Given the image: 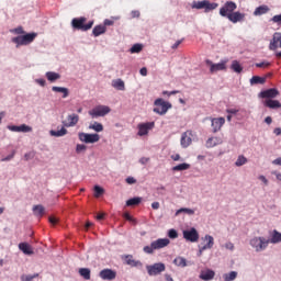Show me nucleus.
<instances>
[{"label":"nucleus","instance_id":"18","mask_svg":"<svg viewBox=\"0 0 281 281\" xmlns=\"http://www.w3.org/2000/svg\"><path fill=\"white\" fill-rule=\"evenodd\" d=\"M180 144H181L182 148H188V146H190V144H192V133H190V132L182 133Z\"/></svg>","mask_w":281,"mask_h":281},{"label":"nucleus","instance_id":"28","mask_svg":"<svg viewBox=\"0 0 281 281\" xmlns=\"http://www.w3.org/2000/svg\"><path fill=\"white\" fill-rule=\"evenodd\" d=\"M106 33V26L99 24L97 26L93 27L92 30V34L93 36L98 37V36H102V34Z\"/></svg>","mask_w":281,"mask_h":281},{"label":"nucleus","instance_id":"9","mask_svg":"<svg viewBox=\"0 0 281 281\" xmlns=\"http://www.w3.org/2000/svg\"><path fill=\"white\" fill-rule=\"evenodd\" d=\"M238 8V4L234 1H226L224 5L220 9L221 16L228 18L229 14H234L235 10Z\"/></svg>","mask_w":281,"mask_h":281},{"label":"nucleus","instance_id":"11","mask_svg":"<svg viewBox=\"0 0 281 281\" xmlns=\"http://www.w3.org/2000/svg\"><path fill=\"white\" fill-rule=\"evenodd\" d=\"M182 236L187 243H199V231H196L194 227L184 229L182 232Z\"/></svg>","mask_w":281,"mask_h":281},{"label":"nucleus","instance_id":"30","mask_svg":"<svg viewBox=\"0 0 281 281\" xmlns=\"http://www.w3.org/2000/svg\"><path fill=\"white\" fill-rule=\"evenodd\" d=\"M269 243H271L272 245H278V243H281V233L274 229L271 234Z\"/></svg>","mask_w":281,"mask_h":281},{"label":"nucleus","instance_id":"25","mask_svg":"<svg viewBox=\"0 0 281 281\" xmlns=\"http://www.w3.org/2000/svg\"><path fill=\"white\" fill-rule=\"evenodd\" d=\"M19 249L20 251L25 254V256H32L34 254V250H32V246H30V244L27 243H20Z\"/></svg>","mask_w":281,"mask_h":281},{"label":"nucleus","instance_id":"44","mask_svg":"<svg viewBox=\"0 0 281 281\" xmlns=\"http://www.w3.org/2000/svg\"><path fill=\"white\" fill-rule=\"evenodd\" d=\"M139 203H142V198H139V196L132 198L126 201V205L128 207H133L134 205H139Z\"/></svg>","mask_w":281,"mask_h":281},{"label":"nucleus","instance_id":"13","mask_svg":"<svg viewBox=\"0 0 281 281\" xmlns=\"http://www.w3.org/2000/svg\"><path fill=\"white\" fill-rule=\"evenodd\" d=\"M101 280L113 281L117 278V272L113 269L105 268L99 272Z\"/></svg>","mask_w":281,"mask_h":281},{"label":"nucleus","instance_id":"14","mask_svg":"<svg viewBox=\"0 0 281 281\" xmlns=\"http://www.w3.org/2000/svg\"><path fill=\"white\" fill-rule=\"evenodd\" d=\"M153 128H155V122L139 123L137 135L144 137V135H148V131H153Z\"/></svg>","mask_w":281,"mask_h":281},{"label":"nucleus","instance_id":"17","mask_svg":"<svg viewBox=\"0 0 281 281\" xmlns=\"http://www.w3.org/2000/svg\"><path fill=\"white\" fill-rule=\"evenodd\" d=\"M245 13H241L240 11H235L233 13H229L228 16L226 19H228V21H231V23H243V21H245Z\"/></svg>","mask_w":281,"mask_h":281},{"label":"nucleus","instance_id":"64","mask_svg":"<svg viewBox=\"0 0 281 281\" xmlns=\"http://www.w3.org/2000/svg\"><path fill=\"white\" fill-rule=\"evenodd\" d=\"M272 164H273L274 166H281V157L274 159V160L272 161Z\"/></svg>","mask_w":281,"mask_h":281},{"label":"nucleus","instance_id":"60","mask_svg":"<svg viewBox=\"0 0 281 281\" xmlns=\"http://www.w3.org/2000/svg\"><path fill=\"white\" fill-rule=\"evenodd\" d=\"M140 76H148V69L146 67L140 68L139 70Z\"/></svg>","mask_w":281,"mask_h":281},{"label":"nucleus","instance_id":"50","mask_svg":"<svg viewBox=\"0 0 281 281\" xmlns=\"http://www.w3.org/2000/svg\"><path fill=\"white\" fill-rule=\"evenodd\" d=\"M168 236L171 239L179 238V233L177 232V229L171 228L168 231Z\"/></svg>","mask_w":281,"mask_h":281},{"label":"nucleus","instance_id":"2","mask_svg":"<svg viewBox=\"0 0 281 281\" xmlns=\"http://www.w3.org/2000/svg\"><path fill=\"white\" fill-rule=\"evenodd\" d=\"M170 245V239L168 238H159L150 243L149 246H145L143 248V251L145 254H154L155 251L159 249H164V247H168Z\"/></svg>","mask_w":281,"mask_h":281},{"label":"nucleus","instance_id":"55","mask_svg":"<svg viewBox=\"0 0 281 281\" xmlns=\"http://www.w3.org/2000/svg\"><path fill=\"white\" fill-rule=\"evenodd\" d=\"M225 249H229V251H234V244L232 241L226 243Z\"/></svg>","mask_w":281,"mask_h":281},{"label":"nucleus","instance_id":"10","mask_svg":"<svg viewBox=\"0 0 281 281\" xmlns=\"http://www.w3.org/2000/svg\"><path fill=\"white\" fill-rule=\"evenodd\" d=\"M78 137L83 144H97V142H100V134L79 132Z\"/></svg>","mask_w":281,"mask_h":281},{"label":"nucleus","instance_id":"46","mask_svg":"<svg viewBox=\"0 0 281 281\" xmlns=\"http://www.w3.org/2000/svg\"><path fill=\"white\" fill-rule=\"evenodd\" d=\"M144 49V45L142 44H134L131 48L130 52L131 54H139Z\"/></svg>","mask_w":281,"mask_h":281},{"label":"nucleus","instance_id":"12","mask_svg":"<svg viewBox=\"0 0 281 281\" xmlns=\"http://www.w3.org/2000/svg\"><path fill=\"white\" fill-rule=\"evenodd\" d=\"M205 63L207 67H210L211 74H216V71H225V69H227V60H222L218 64H214L212 60L206 59Z\"/></svg>","mask_w":281,"mask_h":281},{"label":"nucleus","instance_id":"32","mask_svg":"<svg viewBox=\"0 0 281 281\" xmlns=\"http://www.w3.org/2000/svg\"><path fill=\"white\" fill-rule=\"evenodd\" d=\"M49 135H50L52 137H65V135H67V128L61 127V128L58 130V131L50 130V131H49Z\"/></svg>","mask_w":281,"mask_h":281},{"label":"nucleus","instance_id":"16","mask_svg":"<svg viewBox=\"0 0 281 281\" xmlns=\"http://www.w3.org/2000/svg\"><path fill=\"white\" fill-rule=\"evenodd\" d=\"M8 130L12 133H32V126L26 124L21 125H9Z\"/></svg>","mask_w":281,"mask_h":281},{"label":"nucleus","instance_id":"41","mask_svg":"<svg viewBox=\"0 0 281 281\" xmlns=\"http://www.w3.org/2000/svg\"><path fill=\"white\" fill-rule=\"evenodd\" d=\"M112 87H114V89H117V91H124L125 89L124 81L122 79L113 80Z\"/></svg>","mask_w":281,"mask_h":281},{"label":"nucleus","instance_id":"33","mask_svg":"<svg viewBox=\"0 0 281 281\" xmlns=\"http://www.w3.org/2000/svg\"><path fill=\"white\" fill-rule=\"evenodd\" d=\"M267 82V78L266 77H260V76H254L250 79V85H265Z\"/></svg>","mask_w":281,"mask_h":281},{"label":"nucleus","instance_id":"34","mask_svg":"<svg viewBox=\"0 0 281 281\" xmlns=\"http://www.w3.org/2000/svg\"><path fill=\"white\" fill-rule=\"evenodd\" d=\"M79 276H81V278H83V280H91V269L80 268Z\"/></svg>","mask_w":281,"mask_h":281},{"label":"nucleus","instance_id":"37","mask_svg":"<svg viewBox=\"0 0 281 281\" xmlns=\"http://www.w3.org/2000/svg\"><path fill=\"white\" fill-rule=\"evenodd\" d=\"M183 170H190V164L182 162L180 165L172 167L173 172H182Z\"/></svg>","mask_w":281,"mask_h":281},{"label":"nucleus","instance_id":"6","mask_svg":"<svg viewBox=\"0 0 281 281\" xmlns=\"http://www.w3.org/2000/svg\"><path fill=\"white\" fill-rule=\"evenodd\" d=\"M249 245L257 252L265 251V249H267V247H269V239H267L265 237H254L250 239Z\"/></svg>","mask_w":281,"mask_h":281},{"label":"nucleus","instance_id":"7","mask_svg":"<svg viewBox=\"0 0 281 281\" xmlns=\"http://www.w3.org/2000/svg\"><path fill=\"white\" fill-rule=\"evenodd\" d=\"M109 113H111V108L108 105H97L88 112L92 120H95L97 117H104L105 115H109Z\"/></svg>","mask_w":281,"mask_h":281},{"label":"nucleus","instance_id":"21","mask_svg":"<svg viewBox=\"0 0 281 281\" xmlns=\"http://www.w3.org/2000/svg\"><path fill=\"white\" fill-rule=\"evenodd\" d=\"M223 124H225L224 117L213 119L211 124L213 133H218V131H221V128L223 127Z\"/></svg>","mask_w":281,"mask_h":281},{"label":"nucleus","instance_id":"48","mask_svg":"<svg viewBox=\"0 0 281 281\" xmlns=\"http://www.w3.org/2000/svg\"><path fill=\"white\" fill-rule=\"evenodd\" d=\"M255 67H258L261 69H267V67H271V63H269V61L256 63Z\"/></svg>","mask_w":281,"mask_h":281},{"label":"nucleus","instance_id":"53","mask_svg":"<svg viewBox=\"0 0 281 281\" xmlns=\"http://www.w3.org/2000/svg\"><path fill=\"white\" fill-rule=\"evenodd\" d=\"M12 159H14V151L9 156L2 158L1 161H12Z\"/></svg>","mask_w":281,"mask_h":281},{"label":"nucleus","instance_id":"31","mask_svg":"<svg viewBox=\"0 0 281 281\" xmlns=\"http://www.w3.org/2000/svg\"><path fill=\"white\" fill-rule=\"evenodd\" d=\"M48 82H56V80H60V74L54 71H47L45 74Z\"/></svg>","mask_w":281,"mask_h":281},{"label":"nucleus","instance_id":"45","mask_svg":"<svg viewBox=\"0 0 281 281\" xmlns=\"http://www.w3.org/2000/svg\"><path fill=\"white\" fill-rule=\"evenodd\" d=\"M93 190H94L95 199H100V196H102V194H104V188H102L98 184L94 186Z\"/></svg>","mask_w":281,"mask_h":281},{"label":"nucleus","instance_id":"42","mask_svg":"<svg viewBox=\"0 0 281 281\" xmlns=\"http://www.w3.org/2000/svg\"><path fill=\"white\" fill-rule=\"evenodd\" d=\"M179 214H188V216H193L194 210L188 209V207H181L178 211H176V216H179Z\"/></svg>","mask_w":281,"mask_h":281},{"label":"nucleus","instance_id":"4","mask_svg":"<svg viewBox=\"0 0 281 281\" xmlns=\"http://www.w3.org/2000/svg\"><path fill=\"white\" fill-rule=\"evenodd\" d=\"M191 8L193 10H205V12H212V10H216V8H218V3L210 2L207 0L193 1Z\"/></svg>","mask_w":281,"mask_h":281},{"label":"nucleus","instance_id":"36","mask_svg":"<svg viewBox=\"0 0 281 281\" xmlns=\"http://www.w3.org/2000/svg\"><path fill=\"white\" fill-rule=\"evenodd\" d=\"M33 214L35 216H43V214H45V206L44 205H41V204H37V205H34L33 206Z\"/></svg>","mask_w":281,"mask_h":281},{"label":"nucleus","instance_id":"49","mask_svg":"<svg viewBox=\"0 0 281 281\" xmlns=\"http://www.w3.org/2000/svg\"><path fill=\"white\" fill-rule=\"evenodd\" d=\"M87 150V145L85 144H77L76 146V153L80 155V153H85Z\"/></svg>","mask_w":281,"mask_h":281},{"label":"nucleus","instance_id":"15","mask_svg":"<svg viewBox=\"0 0 281 281\" xmlns=\"http://www.w3.org/2000/svg\"><path fill=\"white\" fill-rule=\"evenodd\" d=\"M280 95V91L276 88H270L267 90H262L259 93V98H263L266 100H273V98H278Z\"/></svg>","mask_w":281,"mask_h":281},{"label":"nucleus","instance_id":"57","mask_svg":"<svg viewBox=\"0 0 281 281\" xmlns=\"http://www.w3.org/2000/svg\"><path fill=\"white\" fill-rule=\"evenodd\" d=\"M126 183H128L130 186H133V183H137V180H135V178L133 177H128L126 178Z\"/></svg>","mask_w":281,"mask_h":281},{"label":"nucleus","instance_id":"47","mask_svg":"<svg viewBox=\"0 0 281 281\" xmlns=\"http://www.w3.org/2000/svg\"><path fill=\"white\" fill-rule=\"evenodd\" d=\"M247 164V158L245 156H238L237 160L235 161V166L240 168V166H245Z\"/></svg>","mask_w":281,"mask_h":281},{"label":"nucleus","instance_id":"43","mask_svg":"<svg viewBox=\"0 0 281 281\" xmlns=\"http://www.w3.org/2000/svg\"><path fill=\"white\" fill-rule=\"evenodd\" d=\"M231 69H233V71H235V74L243 72V66L240 65V63H238V60H233V63L231 65Z\"/></svg>","mask_w":281,"mask_h":281},{"label":"nucleus","instance_id":"58","mask_svg":"<svg viewBox=\"0 0 281 281\" xmlns=\"http://www.w3.org/2000/svg\"><path fill=\"white\" fill-rule=\"evenodd\" d=\"M226 113H228V115H236V113H238L237 109H227Z\"/></svg>","mask_w":281,"mask_h":281},{"label":"nucleus","instance_id":"23","mask_svg":"<svg viewBox=\"0 0 281 281\" xmlns=\"http://www.w3.org/2000/svg\"><path fill=\"white\" fill-rule=\"evenodd\" d=\"M263 106H267L268 109H281V102L273 99H266L263 101Z\"/></svg>","mask_w":281,"mask_h":281},{"label":"nucleus","instance_id":"5","mask_svg":"<svg viewBox=\"0 0 281 281\" xmlns=\"http://www.w3.org/2000/svg\"><path fill=\"white\" fill-rule=\"evenodd\" d=\"M154 113H157L158 115H166L168 113L169 109H172V103L165 101L164 99H156L154 102Z\"/></svg>","mask_w":281,"mask_h":281},{"label":"nucleus","instance_id":"3","mask_svg":"<svg viewBox=\"0 0 281 281\" xmlns=\"http://www.w3.org/2000/svg\"><path fill=\"white\" fill-rule=\"evenodd\" d=\"M87 18L81 16V18H74L71 20V26L74 30H81V32H89L91 27H93V21L88 22L87 24Z\"/></svg>","mask_w":281,"mask_h":281},{"label":"nucleus","instance_id":"24","mask_svg":"<svg viewBox=\"0 0 281 281\" xmlns=\"http://www.w3.org/2000/svg\"><path fill=\"white\" fill-rule=\"evenodd\" d=\"M67 120H68V123H64V126H67V128H69L78 124L80 116H78V114H70L67 116Z\"/></svg>","mask_w":281,"mask_h":281},{"label":"nucleus","instance_id":"52","mask_svg":"<svg viewBox=\"0 0 281 281\" xmlns=\"http://www.w3.org/2000/svg\"><path fill=\"white\" fill-rule=\"evenodd\" d=\"M36 85H40V87H45L47 85V81L45 79H35Z\"/></svg>","mask_w":281,"mask_h":281},{"label":"nucleus","instance_id":"27","mask_svg":"<svg viewBox=\"0 0 281 281\" xmlns=\"http://www.w3.org/2000/svg\"><path fill=\"white\" fill-rule=\"evenodd\" d=\"M221 144H223V139L218 137H211L206 140V148H214Z\"/></svg>","mask_w":281,"mask_h":281},{"label":"nucleus","instance_id":"59","mask_svg":"<svg viewBox=\"0 0 281 281\" xmlns=\"http://www.w3.org/2000/svg\"><path fill=\"white\" fill-rule=\"evenodd\" d=\"M259 181H262L265 186H269V180L265 176H259Z\"/></svg>","mask_w":281,"mask_h":281},{"label":"nucleus","instance_id":"62","mask_svg":"<svg viewBox=\"0 0 281 281\" xmlns=\"http://www.w3.org/2000/svg\"><path fill=\"white\" fill-rule=\"evenodd\" d=\"M15 34H25V31L21 26L14 29Z\"/></svg>","mask_w":281,"mask_h":281},{"label":"nucleus","instance_id":"1","mask_svg":"<svg viewBox=\"0 0 281 281\" xmlns=\"http://www.w3.org/2000/svg\"><path fill=\"white\" fill-rule=\"evenodd\" d=\"M38 36L36 33H26L11 38V43H14L15 47H23L34 43V40Z\"/></svg>","mask_w":281,"mask_h":281},{"label":"nucleus","instance_id":"26","mask_svg":"<svg viewBox=\"0 0 281 281\" xmlns=\"http://www.w3.org/2000/svg\"><path fill=\"white\" fill-rule=\"evenodd\" d=\"M269 7L267 4L259 5L254 11V16H262L269 12Z\"/></svg>","mask_w":281,"mask_h":281},{"label":"nucleus","instance_id":"38","mask_svg":"<svg viewBox=\"0 0 281 281\" xmlns=\"http://www.w3.org/2000/svg\"><path fill=\"white\" fill-rule=\"evenodd\" d=\"M236 278H238V272L237 271H231L227 273L223 274V280L224 281H234L236 280Z\"/></svg>","mask_w":281,"mask_h":281},{"label":"nucleus","instance_id":"56","mask_svg":"<svg viewBox=\"0 0 281 281\" xmlns=\"http://www.w3.org/2000/svg\"><path fill=\"white\" fill-rule=\"evenodd\" d=\"M148 161H150V158L142 157L139 159V164H142V166H146Z\"/></svg>","mask_w":281,"mask_h":281},{"label":"nucleus","instance_id":"8","mask_svg":"<svg viewBox=\"0 0 281 281\" xmlns=\"http://www.w3.org/2000/svg\"><path fill=\"white\" fill-rule=\"evenodd\" d=\"M146 271L148 276H161L166 271V265L164 262H156L154 265H147Z\"/></svg>","mask_w":281,"mask_h":281},{"label":"nucleus","instance_id":"51","mask_svg":"<svg viewBox=\"0 0 281 281\" xmlns=\"http://www.w3.org/2000/svg\"><path fill=\"white\" fill-rule=\"evenodd\" d=\"M270 21H271L272 23H278V25H281V13H280V14H277V15H274V16H272V18L270 19Z\"/></svg>","mask_w":281,"mask_h":281},{"label":"nucleus","instance_id":"22","mask_svg":"<svg viewBox=\"0 0 281 281\" xmlns=\"http://www.w3.org/2000/svg\"><path fill=\"white\" fill-rule=\"evenodd\" d=\"M280 41H281V33H274L270 42L269 49H271L272 52H276V49H278L280 45Z\"/></svg>","mask_w":281,"mask_h":281},{"label":"nucleus","instance_id":"39","mask_svg":"<svg viewBox=\"0 0 281 281\" xmlns=\"http://www.w3.org/2000/svg\"><path fill=\"white\" fill-rule=\"evenodd\" d=\"M125 262L126 265H128L130 267H139V265H142L140 261H136L133 259V256L127 255L125 256Z\"/></svg>","mask_w":281,"mask_h":281},{"label":"nucleus","instance_id":"20","mask_svg":"<svg viewBox=\"0 0 281 281\" xmlns=\"http://www.w3.org/2000/svg\"><path fill=\"white\" fill-rule=\"evenodd\" d=\"M214 276H216L214 270L206 269L201 271L199 278L200 280L210 281V280H214Z\"/></svg>","mask_w":281,"mask_h":281},{"label":"nucleus","instance_id":"35","mask_svg":"<svg viewBox=\"0 0 281 281\" xmlns=\"http://www.w3.org/2000/svg\"><path fill=\"white\" fill-rule=\"evenodd\" d=\"M173 265H176V267H181L183 269L188 267V260H186V258L183 257H176L173 260Z\"/></svg>","mask_w":281,"mask_h":281},{"label":"nucleus","instance_id":"61","mask_svg":"<svg viewBox=\"0 0 281 281\" xmlns=\"http://www.w3.org/2000/svg\"><path fill=\"white\" fill-rule=\"evenodd\" d=\"M181 43H183V40H178L172 46L171 48L177 49L179 47V45H181Z\"/></svg>","mask_w":281,"mask_h":281},{"label":"nucleus","instance_id":"19","mask_svg":"<svg viewBox=\"0 0 281 281\" xmlns=\"http://www.w3.org/2000/svg\"><path fill=\"white\" fill-rule=\"evenodd\" d=\"M202 240L206 244L201 247V251H206V249H212V247H214V237L213 236L205 235L204 237H202Z\"/></svg>","mask_w":281,"mask_h":281},{"label":"nucleus","instance_id":"63","mask_svg":"<svg viewBox=\"0 0 281 281\" xmlns=\"http://www.w3.org/2000/svg\"><path fill=\"white\" fill-rule=\"evenodd\" d=\"M49 223L52 225H56L58 223V220L56 217L52 216V217H49Z\"/></svg>","mask_w":281,"mask_h":281},{"label":"nucleus","instance_id":"54","mask_svg":"<svg viewBox=\"0 0 281 281\" xmlns=\"http://www.w3.org/2000/svg\"><path fill=\"white\" fill-rule=\"evenodd\" d=\"M124 218L125 221H130L131 223H136L133 216H131V214L128 213H124Z\"/></svg>","mask_w":281,"mask_h":281},{"label":"nucleus","instance_id":"40","mask_svg":"<svg viewBox=\"0 0 281 281\" xmlns=\"http://www.w3.org/2000/svg\"><path fill=\"white\" fill-rule=\"evenodd\" d=\"M89 128L95 133H102V131H104V125H102V123L94 122L93 124L89 125Z\"/></svg>","mask_w":281,"mask_h":281},{"label":"nucleus","instance_id":"29","mask_svg":"<svg viewBox=\"0 0 281 281\" xmlns=\"http://www.w3.org/2000/svg\"><path fill=\"white\" fill-rule=\"evenodd\" d=\"M52 91L55 93H63V98H69V89L65 87L53 86Z\"/></svg>","mask_w":281,"mask_h":281}]
</instances>
